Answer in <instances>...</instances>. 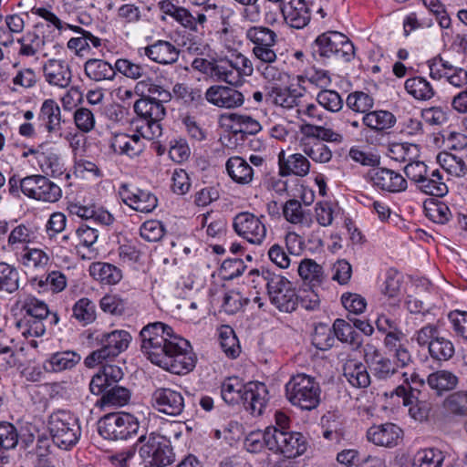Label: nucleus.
<instances>
[{"label":"nucleus","mask_w":467,"mask_h":467,"mask_svg":"<svg viewBox=\"0 0 467 467\" xmlns=\"http://www.w3.org/2000/svg\"><path fill=\"white\" fill-rule=\"evenodd\" d=\"M140 350L152 364L176 375H185L196 365L197 358L188 340L160 321L144 326L140 334Z\"/></svg>","instance_id":"f257e3e1"},{"label":"nucleus","mask_w":467,"mask_h":467,"mask_svg":"<svg viewBox=\"0 0 467 467\" xmlns=\"http://www.w3.org/2000/svg\"><path fill=\"white\" fill-rule=\"evenodd\" d=\"M47 428L54 444L65 451L75 447L82 433L78 418L64 410L49 415Z\"/></svg>","instance_id":"f03ea898"},{"label":"nucleus","mask_w":467,"mask_h":467,"mask_svg":"<svg viewBox=\"0 0 467 467\" xmlns=\"http://www.w3.org/2000/svg\"><path fill=\"white\" fill-rule=\"evenodd\" d=\"M285 397L294 406L312 410L320 403L321 389L314 377L305 373L293 375L285 386Z\"/></svg>","instance_id":"7ed1b4c3"},{"label":"nucleus","mask_w":467,"mask_h":467,"mask_svg":"<svg viewBox=\"0 0 467 467\" xmlns=\"http://www.w3.org/2000/svg\"><path fill=\"white\" fill-rule=\"evenodd\" d=\"M263 438L268 450L286 459L299 457L307 449L306 437L297 431H287L275 427H267L263 432Z\"/></svg>","instance_id":"20e7f679"},{"label":"nucleus","mask_w":467,"mask_h":467,"mask_svg":"<svg viewBox=\"0 0 467 467\" xmlns=\"http://www.w3.org/2000/svg\"><path fill=\"white\" fill-rule=\"evenodd\" d=\"M131 339L130 333L123 329L100 334L96 338L99 348L92 351L84 359V364L88 368H94L99 364L113 359L129 348Z\"/></svg>","instance_id":"39448f33"},{"label":"nucleus","mask_w":467,"mask_h":467,"mask_svg":"<svg viewBox=\"0 0 467 467\" xmlns=\"http://www.w3.org/2000/svg\"><path fill=\"white\" fill-rule=\"evenodd\" d=\"M261 278L265 282L269 299L276 308L286 313L296 310L298 296L287 278L268 270H263Z\"/></svg>","instance_id":"423d86ee"},{"label":"nucleus","mask_w":467,"mask_h":467,"mask_svg":"<svg viewBox=\"0 0 467 467\" xmlns=\"http://www.w3.org/2000/svg\"><path fill=\"white\" fill-rule=\"evenodd\" d=\"M313 52L323 58L341 59L349 62L354 58L355 47L347 36L338 31H327L313 43Z\"/></svg>","instance_id":"0eeeda50"},{"label":"nucleus","mask_w":467,"mask_h":467,"mask_svg":"<svg viewBox=\"0 0 467 467\" xmlns=\"http://www.w3.org/2000/svg\"><path fill=\"white\" fill-rule=\"evenodd\" d=\"M140 428L138 419L128 412L104 415L98 422L101 437L109 441H125L137 434Z\"/></svg>","instance_id":"6e6552de"},{"label":"nucleus","mask_w":467,"mask_h":467,"mask_svg":"<svg viewBox=\"0 0 467 467\" xmlns=\"http://www.w3.org/2000/svg\"><path fill=\"white\" fill-rule=\"evenodd\" d=\"M138 442L141 444L139 454L145 467H166L173 462L172 449L163 436L150 432L141 435Z\"/></svg>","instance_id":"1a4fd4ad"},{"label":"nucleus","mask_w":467,"mask_h":467,"mask_svg":"<svg viewBox=\"0 0 467 467\" xmlns=\"http://www.w3.org/2000/svg\"><path fill=\"white\" fill-rule=\"evenodd\" d=\"M137 116L145 125L141 126V135L149 140L159 138L162 133L161 120L163 119L166 110L161 101L157 99L140 98L133 106Z\"/></svg>","instance_id":"9d476101"},{"label":"nucleus","mask_w":467,"mask_h":467,"mask_svg":"<svg viewBox=\"0 0 467 467\" xmlns=\"http://www.w3.org/2000/svg\"><path fill=\"white\" fill-rule=\"evenodd\" d=\"M245 38L252 44V56L254 62L270 60L277 56L275 47L278 42L277 34L269 27L253 26L245 30Z\"/></svg>","instance_id":"9b49d317"},{"label":"nucleus","mask_w":467,"mask_h":467,"mask_svg":"<svg viewBox=\"0 0 467 467\" xmlns=\"http://www.w3.org/2000/svg\"><path fill=\"white\" fill-rule=\"evenodd\" d=\"M265 216L241 212L233 219L234 233L250 244L260 245L266 237Z\"/></svg>","instance_id":"f8f14e48"},{"label":"nucleus","mask_w":467,"mask_h":467,"mask_svg":"<svg viewBox=\"0 0 467 467\" xmlns=\"http://www.w3.org/2000/svg\"><path fill=\"white\" fill-rule=\"evenodd\" d=\"M26 196L45 202H56L62 196L60 187L47 177L34 174L26 177Z\"/></svg>","instance_id":"ddd939ff"},{"label":"nucleus","mask_w":467,"mask_h":467,"mask_svg":"<svg viewBox=\"0 0 467 467\" xmlns=\"http://www.w3.org/2000/svg\"><path fill=\"white\" fill-rule=\"evenodd\" d=\"M121 201L136 212L149 213L155 210L158 199L154 193L134 185L123 183L119 188Z\"/></svg>","instance_id":"4468645a"},{"label":"nucleus","mask_w":467,"mask_h":467,"mask_svg":"<svg viewBox=\"0 0 467 467\" xmlns=\"http://www.w3.org/2000/svg\"><path fill=\"white\" fill-rule=\"evenodd\" d=\"M150 402L159 412L173 417L181 415L185 407L182 392L171 388L155 389Z\"/></svg>","instance_id":"2eb2a0df"},{"label":"nucleus","mask_w":467,"mask_h":467,"mask_svg":"<svg viewBox=\"0 0 467 467\" xmlns=\"http://www.w3.org/2000/svg\"><path fill=\"white\" fill-rule=\"evenodd\" d=\"M368 180L377 190L399 193L406 191V179L399 172L387 168H374L368 172Z\"/></svg>","instance_id":"dca6fc26"},{"label":"nucleus","mask_w":467,"mask_h":467,"mask_svg":"<svg viewBox=\"0 0 467 467\" xmlns=\"http://www.w3.org/2000/svg\"><path fill=\"white\" fill-rule=\"evenodd\" d=\"M364 352L365 361L377 379L387 380L398 372L394 361L385 357L375 346L366 345Z\"/></svg>","instance_id":"f3484780"},{"label":"nucleus","mask_w":467,"mask_h":467,"mask_svg":"<svg viewBox=\"0 0 467 467\" xmlns=\"http://www.w3.org/2000/svg\"><path fill=\"white\" fill-rule=\"evenodd\" d=\"M204 99L210 104L218 108L234 109L243 105L244 95L237 89L223 86L213 85L208 88L204 93Z\"/></svg>","instance_id":"a211bd4d"},{"label":"nucleus","mask_w":467,"mask_h":467,"mask_svg":"<svg viewBox=\"0 0 467 467\" xmlns=\"http://www.w3.org/2000/svg\"><path fill=\"white\" fill-rule=\"evenodd\" d=\"M62 122L58 103L52 99H45L37 115V130L55 134L62 130Z\"/></svg>","instance_id":"6ab92c4d"},{"label":"nucleus","mask_w":467,"mask_h":467,"mask_svg":"<svg viewBox=\"0 0 467 467\" xmlns=\"http://www.w3.org/2000/svg\"><path fill=\"white\" fill-rule=\"evenodd\" d=\"M243 404L254 416H260L269 401L268 389L265 383L250 381L246 383Z\"/></svg>","instance_id":"aec40b11"},{"label":"nucleus","mask_w":467,"mask_h":467,"mask_svg":"<svg viewBox=\"0 0 467 467\" xmlns=\"http://www.w3.org/2000/svg\"><path fill=\"white\" fill-rule=\"evenodd\" d=\"M281 12L285 22L290 27L302 29L311 19V11L305 0H284Z\"/></svg>","instance_id":"412c9836"},{"label":"nucleus","mask_w":467,"mask_h":467,"mask_svg":"<svg viewBox=\"0 0 467 467\" xmlns=\"http://www.w3.org/2000/svg\"><path fill=\"white\" fill-rule=\"evenodd\" d=\"M395 394L402 399L404 406L409 407V414L416 420L422 421L428 419L431 410V404L426 400H419L415 393L418 390L409 387L400 385L395 390Z\"/></svg>","instance_id":"4be33fe9"},{"label":"nucleus","mask_w":467,"mask_h":467,"mask_svg":"<svg viewBox=\"0 0 467 467\" xmlns=\"http://www.w3.org/2000/svg\"><path fill=\"white\" fill-rule=\"evenodd\" d=\"M45 80L53 87L65 88L69 86L72 73L69 65L62 59L51 58L43 65Z\"/></svg>","instance_id":"5701e85b"},{"label":"nucleus","mask_w":467,"mask_h":467,"mask_svg":"<svg viewBox=\"0 0 467 467\" xmlns=\"http://www.w3.org/2000/svg\"><path fill=\"white\" fill-rule=\"evenodd\" d=\"M369 441L378 446L394 447L402 438V430L394 423H384L371 426L367 431Z\"/></svg>","instance_id":"b1692460"},{"label":"nucleus","mask_w":467,"mask_h":467,"mask_svg":"<svg viewBox=\"0 0 467 467\" xmlns=\"http://www.w3.org/2000/svg\"><path fill=\"white\" fill-rule=\"evenodd\" d=\"M278 170L281 177H305L309 173L310 162L301 153H293L285 157V151L282 150L278 154Z\"/></svg>","instance_id":"393cba45"},{"label":"nucleus","mask_w":467,"mask_h":467,"mask_svg":"<svg viewBox=\"0 0 467 467\" xmlns=\"http://www.w3.org/2000/svg\"><path fill=\"white\" fill-rule=\"evenodd\" d=\"M143 49L149 59L161 65H171L178 61L180 56L179 49L166 40H157Z\"/></svg>","instance_id":"a878e982"},{"label":"nucleus","mask_w":467,"mask_h":467,"mask_svg":"<svg viewBox=\"0 0 467 467\" xmlns=\"http://www.w3.org/2000/svg\"><path fill=\"white\" fill-rule=\"evenodd\" d=\"M67 210L72 215L84 220H92L101 225H110L114 222V217L109 211L96 204L83 205L79 202H70Z\"/></svg>","instance_id":"bb28decb"},{"label":"nucleus","mask_w":467,"mask_h":467,"mask_svg":"<svg viewBox=\"0 0 467 467\" xmlns=\"http://www.w3.org/2000/svg\"><path fill=\"white\" fill-rule=\"evenodd\" d=\"M20 440V432L15 424L0 420V464L9 462L10 453L16 450Z\"/></svg>","instance_id":"cd10ccee"},{"label":"nucleus","mask_w":467,"mask_h":467,"mask_svg":"<svg viewBox=\"0 0 467 467\" xmlns=\"http://www.w3.org/2000/svg\"><path fill=\"white\" fill-rule=\"evenodd\" d=\"M426 382L435 395L442 396L457 389L460 378L451 370L439 369L429 374Z\"/></svg>","instance_id":"c85d7f7f"},{"label":"nucleus","mask_w":467,"mask_h":467,"mask_svg":"<svg viewBox=\"0 0 467 467\" xmlns=\"http://www.w3.org/2000/svg\"><path fill=\"white\" fill-rule=\"evenodd\" d=\"M303 94L296 88L289 87L273 86L267 92L266 101L285 109H291L298 106V101Z\"/></svg>","instance_id":"c756f323"},{"label":"nucleus","mask_w":467,"mask_h":467,"mask_svg":"<svg viewBox=\"0 0 467 467\" xmlns=\"http://www.w3.org/2000/svg\"><path fill=\"white\" fill-rule=\"evenodd\" d=\"M441 414L446 419L467 417V391L458 390L449 394L441 403Z\"/></svg>","instance_id":"7c9ffc66"},{"label":"nucleus","mask_w":467,"mask_h":467,"mask_svg":"<svg viewBox=\"0 0 467 467\" xmlns=\"http://www.w3.org/2000/svg\"><path fill=\"white\" fill-rule=\"evenodd\" d=\"M67 28L78 34L67 41V48L73 51L77 56L82 57L84 53L90 49V45L94 47L101 46V39L92 35L89 31L78 26L67 25Z\"/></svg>","instance_id":"2f4dec72"},{"label":"nucleus","mask_w":467,"mask_h":467,"mask_svg":"<svg viewBox=\"0 0 467 467\" xmlns=\"http://www.w3.org/2000/svg\"><path fill=\"white\" fill-rule=\"evenodd\" d=\"M85 76L93 82L112 81L116 78L114 65L100 58H89L84 63Z\"/></svg>","instance_id":"473e14b6"},{"label":"nucleus","mask_w":467,"mask_h":467,"mask_svg":"<svg viewBox=\"0 0 467 467\" xmlns=\"http://www.w3.org/2000/svg\"><path fill=\"white\" fill-rule=\"evenodd\" d=\"M368 368L361 361L349 358L343 366V375L352 387L365 389L371 382Z\"/></svg>","instance_id":"72a5a7b5"},{"label":"nucleus","mask_w":467,"mask_h":467,"mask_svg":"<svg viewBox=\"0 0 467 467\" xmlns=\"http://www.w3.org/2000/svg\"><path fill=\"white\" fill-rule=\"evenodd\" d=\"M225 169L230 178L238 184H249L254 179L253 167L240 156L230 157L225 163Z\"/></svg>","instance_id":"f704fd0d"},{"label":"nucleus","mask_w":467,"mask_h":467,"mask_svg":"<svg viewBox=\"0 0 467 467\" xmlns=\"http://www.w3.org/2000/svg\"><path fill=\"white\" fill-rule=\"evenodd\" d=\"M278 57H270V60H262L255 63V69L258 74L267 82L280 85L289 78V75L276 64Z\"/></svg>","instance_id":"c9c22d12"},{"label":"nucleus","mask_w":467,"mask_h":467,"mask_svg":"<svg viewBox=\"0 0 467 467\" xmlns=\"http://www.w3.org/2000/svg\"><path fill=\"white\" fill-rule=\"evenodd\" d=\"M417 188L425 194L436 197H443L448 193V186L442 174L437 169L431 170Z\"/></svg>","instance_id":"e433bc0d"},{"label":"nucleus","mask_w":467,"mask_h":467,"mask_svg":"<svg viewBox=\"0 0 467 467\" xmlns=\"http://www.w3.org/2000/svg\"><path fill=\"white\" fill-rule=\"evenodd\" d=\"M41 171L49 176L57 177L64 172V163L57 150L54 148L45 147L42 153L38 155L37 161Z\"/></svg>","instance_id":"4c0bfd02"},{"label":"nucleus","mask_w":467,"mask_h":467,"mask_svg":"<svg viewBox=\"0 0 467 467\" xmlns=\"http://www.w3.org/2000/svg\"><path fill=\"white\" fill-rule=\"evenodd\" d=\"M404 88L413 99L420 101L430 100L436 95L431 82L423 77L417 76L406 79Z\"/></svg>","instance_id":"58836bf2"},{"label":"nucleus","mask_w":467,"mask_h":467,"mask_svg":"<svg viewBox=\"0 0 467 467\" xmlns=\"http://www.w3.org/2000/svg\"><path fill=\"white\" fill-rule=\"evenodd\" d=\"M89 274L96 280L106 285H115L122 277L120 269L104 262H96L89 266Z\"/></svg>","instance_id":"ea45409f"},{"label":"nucleus","mask_w":467,"mask_h":467,"mask_svg":"<svg viewBox=\"0 0 467 467\" xmlns=\"http://www.w3.org/2000/svg\"><path fill=\"white\" fill-rule=\"evenodd\" d=\"M246 384L238 377H229L221 385L222 399L229 405L243 402Z\"/></svg>","instance_id":"a19ab883"},{"label":"nucleus","mask_w":467,"mask_h":467,"mask_svg":"<svg viewBox=\"0 0 467 467\" xmlns=\"http://www.w3.org/2000/svg\"><path fill=\"white\" fill-rule=\"evenodd\" d=\"M365 126L374 131H384L396 123L395 116L387 110H374L366 113L362 118Z\"/></svg>","instance_id":"79ce46f5"},{"label":"nucleus","mask_w":467,"mask_h":467,"mask_svg":"<svg viewBox=\"0 0 467 467\" xmlns=\"http://www.w3.org/2000/svg\"><path fill=\"white\" fill-rule=\"evenodd\" d=\"M172 94L176 99L182 100L187 106L198 108L204 104V94L199 88L176 83L172 88Z\"/></svg>","instance_id":"37998d69"},{"label":"nucleus","mask_w":467,"mask_h":467,"mask_svg":"<svg viewBox=\"0 0 467 467\" xmlns=\"http://www.w3.org/2000/svg\"><path fill=\"white\" fill-rule=\"evenodd\" d=\"M81 360V356L71 350L59 351L52 354L47 361L49 369L54 372H60L73 368Z\"/></svg>","instance_id":"c03bdc74"},{"label":"nucleus","mask_w":467,"mask_h":467,"mask_svg":"<svg viewBox=\"0 0 467 467\" xmlns=\"http://www.w3.org/2000/svg\"><path fill=\"white\" fill-rule=\"evenodd\" d=\"M20 287V272L13 265L0 262V291L7 294L16 292Z\"/></svg>","instance_id":"a18cd8bd"},{"label":"nucleus","mask_w":467,"mask_h":467,"mask_svg":"<svg viewBox=\"0 0 467 467\" xmlns=\"http://www.w3.org/2000/svg\"><path fill=\"white\" fill-rule=\"evenodd\" d=\"M234 58H224L215 61L213 77L218 80L226 82L232 86H237L241 83L240 71L236 69Z\"/></svg>","instance_id":"49530a36"},{"label":"nucleus","mask_w":467,"mask_h":467,"mask_svg":"<svg viewBox=\"0 0 467 467\" xmlns=\"http://www.w3.org/2000/svg\"><path fill=\"white\" fill-rule=\"evenodd\" d=\"M17 43L20 45L18 55L20 57H32L43 49L45 37L40 36L35 31H28L17 39Z\"/></svg>","instance_id":"de8ad7c7"},{"label":"nucleus","mask_w":467,"mask_h":467,"mask_svg":"<svg viewBox=\"0 0 467 467\" xmlns=\"http://www.w3.org/2000/svg\"><path fill=\"white\" fill-rule=\"evenodd\" d=\"M130 400V390L118 384L110 388L101 396L98 403L103 407H122Z\"/></svg>","instance_id":"09e8293b"},{"label":"nucleus","mask_w":467,"mask_h":467,"mask_svg":"<svg viewBox=\"0 0 467 467\" xmlns=\"http://www.w3.org/2000/svg\"><path fill=\"white\" fill-rule=\"evenodd\" d=\"M297 272L302 279L308 281L313 285L321 284L324 279L322 266L313 259L306 258L302 260L298 265Z\"/></svg>","instance_id":"8fccbe9b"},{"label":"nucleus","mask_w":467,"mask_h":467,"mask_svg":"<svg viewBox=\"0 0 467 467\" xmlns=\"http://www.w3.org/2000/svg\"><path fill=\"white\" fill-rule=\"evenodd\" d=\"M302 147L303 152L316 162L327 163L332 159L331 150L319 140L304 141Z\"/></svg>","instance_id":"3c124183"},{"label":"nucleus","mask_w":467,"mask_h":467,"mask_svg":"<svg viewBox=\"0 0 467 467\" xmlns=\"http://www.w3.org/2000/svg\"><path fill=\"white\" fill-rule=\"evenodd\" d=\"M444 455L434 448L420 450L413 457V467H441Z\"/></svg>","instance_id":"603ef678"},{"label":"nucleus","mask_w":467,"mask_h":467,"mask_svg":"<svg viewBox=\"0 0 467 467\" xmlns=\"http://www.w3.org/2000/svg\"><path fill=\"white\" fill-rule=\"evenodd\" d=\"M73 317L83 326L91 324L96 319V306L87 297L78 299L72 308Z\"/></svg>","instance_id":"864d4df0"},{"label":"nucleus","mask_w":467,"mask_h":467,"mask_svg":"<svg viewBox=\"0 0 467 467\" xmlns=\"http://www.w3.org/2000/svg\"><path fill=\"white\" fill-rule=\"evenodd\" d=\"M334 335L341 342L348 343L354 347L361 345V339L350 323L337 318L333 324Z\"/></svg>","instance_id":"5fc2aeb1"},{"label":"nucleus","mask_w":467,"mask_h":467,"mask_svg":"<svg viewBox=\"0 0 467 467\" xmlns=\"http://www.w3.org/2000/svg\"><path fill=\"white\" fill-rule=\"evenodd\" d=\"M437 159L442 169L451 175L462 177L467 173L465 161L456 155L443 152L440 153Z\"/></svg>","instance_id":"6e6d98bb"},{"label":"nucleus","mask_w":467,"mask_h":467,"mask_svg":"<svg viewBox=\"0 0 467 467\" xmlns=\"http://www.w3.org/2000/svg\"><path fill=\"white\" fill-rule=\"evenodd\" d=\"M21 311L24 312L23 317L34 318H47L50 314L47 305L33 296H26L21 302Z\"/></svg>","instance_id":"4d7b16f0"},{"label":"nucleus","mask_w":467,"mask_h":467,"mask_svg":"<svg viewBox=\"0 0 467 467\" xmlns=\"http://www.w3.org/2000/svg\"><path fill=\"white\" fill-rule=\"evenodd\" d=\"M114 68L116 71V74L119 72L124 77L137 80L146 76L147 69L146 67L135 63L130 59L128 58H119L115 61Z\"/></svg>","instance_id":"13d9d810"},{"label":"nucleus","mask_w":467,"mask_h":467,"mask_svg":"<svg viewBox=\"0 0 467 467\" xmlns=\"http://www.w3.org/2000/svg\"><path fill=\"white\" fill-rule=\"evenodd\" d=\"M45 319L46 318L23 317L16 322V327L25 337H38L43 336L46 332V327L44 325Z\"/></svg>","instance_id":"bf43d9fd"},{"label":"nucleus","mask_w":467,"mask_h":467,"mask_svg":"<svg viewBox=\"0 0 467 467\" xmlns=\"http://www.w3.org/2000/svg\"><path fill=\"white\" fill-rule=\"evenodd\" d=\"M220 346L227 357L235 358L240 353V345L233 328L223 327L219 334Z\"/></svg>","instance_id":"052dcab7"},{"label":"nucleus","mask_w":467,"mask_h":467,"mask_svg":"<svg viewBox=\"0 0 467 467\" xmlns=\"http://www.w3.org/2000/svg\"><path fill=\"white\" fill-rule=\"evenodd\" d=\"M429 353L433 359L447 361L453 357L455 348L451 340L439 336L430 346Z\"/></svg>","instance_id":"680f3d73"},{"label":"nucleus","mask_w":467,"mask_h":467,"mask_svg":"<svg viewBox=\"0 0 467 467\" xmlns=\"http://www.w3.org/2000/svg\"><path fill=\"white\" fill-rule=\"evenodd\" d=\"M114 152L118 154H126L130 157L138 156L144 148V144L132 142L127 134L117 135L111 143Z\"/></svg>","instance_id":"e2e57ef3"},{"label":"nucleus","mask_w":467,"mask_h":467,"mask_svg":"<svg viewBox=\"0 0 467 467\" xmlns=\"http://www.w3.org/2000/svg\"><path fill=\"white\" fill-rule=\"evenodd\" d=\"M317 101L320 107L330 112H338L343 108L341 96L331 89L319 91L317 95Z\"/></svg>","instance_id":"0e129e2a"},{"label":"nucleus","mask_w":467,"mask_h":467,"mask_svg":"<svg viewBox=\"0 0 467 467\" xmlns=\"http://www.w3.org/2000/svg\"><path fill=\"white\" fill-rule=\"evenodd\" d=\"M346 103L353 111L365 113L373 107L374 99L365 92L356 91L348 96Z\"/></svg>","instance_id":"69168bd1"},{"label":"nucleus","mask_w":467,"mask_h":467,"mask_svg":"<svg viewBox=\"0 0 467 467\" xmlns=\"http://www.w3.org/2000/svg\"><path fill=\"white\" fill-rule=\"evenodd\" d=\"M99 306L105 313L121 316L125 312L127 302L118 295L108 294L100 299Z\"/></svg>","instance_id":"338daca9"},{"label":"nucleus","mask_w":467,"mask_h":467,"mask_svg":"<svg viewBox=\"0 0 467 467\" xmlns=\"http://www.w3.org/2000/svg\"><path fill=\"white\" fill-rule=\"evenodd\" d=\"M48 261V255L40 249H29L22 255L21 259L24 266L32 269H43Z\"/></svg>","instance_id":"774afa93"}]
</instances>
